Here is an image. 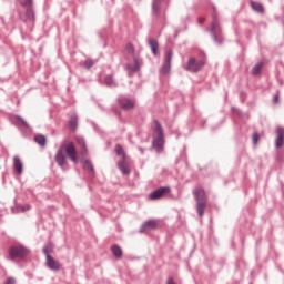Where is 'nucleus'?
<instances>
[{
    "instance_id": "nucleus-27",
    "label": "nucleus",
    "mask_w": 284,
    "mask_h": 284,
    "mask_svg": "<svg viewBox=\"0 0 284 284\" xmlns=\"http://www.w3.org/2000/svg\"><path fill=\"white\" fill-rule=\"evenodd\" d=\"M126 70H129V72H139L140 67H139V59H134V64H128L126 65Z\"/></svg>"
},
{
    "instance_id": "nucleus-25",
    "label": "nucleus",
    "mask_w": 284,
    "mask_h": 284,
    "mask_svg": "<svg viewBox=\"0 0 284 284\" xmlns=\"http://www.w3.org/2000/svg\"><path fill=\"white\" fill-rule=\"evenodd\" d=\"M104 83L109 88H116V81H114V77H112V75H105Z\"/></svg>"
},
{
    "instance_id": "nucleus-33",
    "label": "nucleus",
    "mask_w": 284,
    "mask_h": 284,
    "mask_svg": "<svg viewBox=\"0 0 284 284\" xmlns=\"http://www.w3.org/2000/svg\"><path fill=\"white\" fill-rule=\"evenodd\" d=\"M16 121H19V123H21L22 128H30V125H28V122H26V120H23V118H21L20 115L16 116Z\"/></svg>"
},
{
    "instance_id": "nucleus-21",
    "label": "nucleus",
    "mask_w": 284,
    "mask_h": 284,
    "mask_svg": "<svg viewBox=\"0 0 284 284\" xmlns=\"http://www.w3.org/2000/svg\"><path fill=\"white\" fill-rule=\"evenodd\" d=\"M118 169L120 170V172H121L124 176H129L130 170H129L128 166L125 165V160H121V161L118 162Z\"/></svg>"
},
{
    "instance_id": "nucleus-43",
    "label": "nucleus",
    "mask_w": 284,
    "mask_h": 284,
    "mask_svg": "<svg viewBox=\"0 0 284 284\" xmlns=\"http://www.w3.org/2000/svg\"><path fill=\"white\" fill-rule=\"evenodd\" d=\"M200 54H201L202 57H205V52H203V51H202V52H200Z\"/></svg>"
},
{
    "instance_id": "nucleus-26",
    "label": "nucleus",
    "mask_w": 284,
    "mask_h": 284,
    "mask_svg": "<svg viewBox=\"0 0 284 284\" xmlns=\"http://www.w3.org/2000/svg\"><path fill=\"white\" fill-rule=\"evenodd\" d=\"M115 153L118 156L121 158V161H125V151L123 150V146L121 144L115 145Z\"/></svg>"
},
{
    "instance_id": "nucleus-4",
    "label": "nucleus",
    "mask_w": 284,
    "mask_h": 284,
    "mask_svg": "<svg viewBox=\"0 0 284 284\" xmlns=\"http://www.w3.org/2000/svg\"><path fill=\"white\" fill-rule=\"evenodd\" d=\"M194 199L196 201V212L197 216H203L205 214V190L197 187L193 191Z\"/></svg>"
},
{
    "instance_id": "nucleus-22",
    "label": "nucleus",
    "mask_w": 284,
    "mask_h": 284,
    "mask_svg": "<svg viewBox=\"0 0 284 284\" xmlns=\"http://www.w3.org/2000/svg\"><path fill=\"white\" fill-rule=\"evenodd\" d=\"M111 252L113 254V256H115V258H121V256H123V250H121V246L113 244L111 246Z\"/></svg>"
},
{
    "instance_id": "nucleus-15",
    "label": "nucleus",
    "mask_w": 284,
    "mask_h": 284,
    "mask_svg": "<svg viewBox=\"0 0 284 284\" xmlns=\"http://www.w3.org/2000/svg\"><path fill=\"white\" fill-rule=\"evenodd\" d=\"M69 128L71 132H77V128H79V116L77 113L71 114L69 119Z\"/></svg>"
},
{
    "instance_id": "nucleus-20",
    "label": "nucleus",
    "mask_w": 284,
    "mask_h": 284,
    "mask_svg": "<svg viewBox=\"0 0 284 284\" xmlns=\"http://www.w3.org/2000/svg\"><path fill=\"white\" fill-rule=\"evenodd\" d=\"M54 246L52 245V242H49L42 247V254H44L45 258H48V256H52L50 254H52Z\"/></svg>"
},
{
    "instance_id": "nucleus-41",
    "label": "nucleus",
    "mask_w": 284,
    "mask_h": 284,
    "mask_svg": "<svg viewBox=\"0 0 284 284\" xmlns=\"http://www.w3.org/2000/svg\"><path fill=\"white\" fill-rule=\"evenodd\" d=\"M199 23H200V26H203V23H205V19H200Z\"/></svg>"
},
{
    "instance_id": "nucleus-11",
    "label": "nucleus",
    "mask_w": 284,
    "mask_h": 284,
    "mask_svg": "<svg viewBox=\"0 0 284 284\" xmlns=\"http://www.w3.org/2000/svg\"><path fill=\"white\" fill-rule=\"evenodd\" d=\"M152 230H156V221L149 220L141 225L139 232L143 234L145 232H152Z\"/></svg>"
},
{
    "instance_id": "nucleus-39",
    "label": "nucleus",
    "mask_w": 284,
    "mask_h": 284,
    "mask_svg": "<svg viewBox=\"0 0 284 284\" xmlns=\"http://www.w3.org/2000/svg\"><path fill=\"white\" fill-rule=\"evenodd\" d=\"M166 284H176V283H174V278L169 277L168 281H166Z\"/></svg>"
},
{
    "instance_id": "nucleus-9",
    "label": "nucleus",
    "mask_w": 284,
    "mask_h": 284,
    "mask_svg": "<svg viewBox=\"0 0 284 284\" xmlns=\"http://www.w3.org/2000/svg\"><path fill=\"white\" fill-rule=\"evenodd\" d=\"M172 55H173L172 50H169L165 53L164 62H163V65L161 68V73L162 74H170V70L172 68Z\"/></svg>"
},
{
    "instance_id": "nucleus-30",
    "label": "nucleus",
    "mask_w": 284,
    "mask_h": 284,
    "mask_svg": "<svg viewBox=\"0 0 284 284\" xmlns=\"http://www.w3.org/2000/svg\"><path fill=\"white\" fill-rule=\"evenodd\" d=\"M78 145L82 148V154H88V148L85 146V139L83 138H78Z\"/></svg>"
},
{
    "instance_id": "nucleus-44",
    "label": "nucleus",
    "mask_w": 284,
    "mask_h": 284,
    "mask_svg": "<svg viewBox=\"0 0 284 284\" xmlns=\"http://www.w3.org/2000/svg\"><path fill=\"white\" fill-rule=\"evenodd\" d=\"M140 152H141V154H143V152H144L143 149H140Z\"/></svg>"
},
{
    "instance_id": "nucleus-10",
    "label": "nucleus",
    "mask_w": 284,
    "mask_h": 284,
    "mask_svg": "<svg viewBox=\"0 0 284 284\" xmlns=\"http://www.w3.org/2000/svg\"><path fill=\"white\" fill-rule=\"evenodd\" d=\"M163 0H152V22L156 23L161 17V3Z\"/></svg>"
},
{
    "instance_id": "nucleus-13",
    "label": "nucleus",
    "mask_w": 284,
    "mask_h": 284,
    "mask_svg": "<svg viewBox=\"0 0 284 284\" xmlns=\"http://www.w3.org/2000/svg\"><path fill=\"white\" fill-rule=\"evenodd\" d=\"M47 261V267H49V270H52L53 272H59V270H61V264L55 261L54 257L52 256H48L45 257Z\"/></svg>"
},
{
    "instance_id": "nucleus-29",
    "label": "nucleus",
    "mask_w": 284,
    "mask_h": 284,
    "mask_svg": "<svg viewBox=\"0 0 284 284\" xmlns=\"http://www.w3.org/2000/svg\"><path fill=\"white\" fill-rule=\"evenodd\" d=\"M98 60L87 59L83 63L84 70H90V68H93V65H97Z\"/></svg>"
},
{
    "instance_id": "nucleus-24",
    "label": "nucleus",
    "mask_w": 284,
    "mask_h": 284,
    "mask_svg": "<svg viewBox=\"0 0 284 284\" xmlns=\"http://www.w3.org/2000/svg\"><path fill=\"white\" fill-rule=\"evenodd\" d=\"M26 17L28 21H36L34 7H26Z\"/></svg>"
},
{
    "instance_id": "nucleus-5",
    "label": "nucleus",
    "mask_w": 284,
    "mask_h": 284,
    "mask_svg": "<svg viewBox=\"0 0 284 284\" xmlns=\"http://www.w3.org/2000/svg\"><path fill=\"white\" fill-rule=\"evenodd\" d=\"M60 149H62V152H65L67 156L73 162L77 163V146L74 145V142L69 141L68 139H64L60 145Z\"/></svg>"
},
{
    "instance_id": "nucleus-18",
    "label": "nucleus",
    "mask_w": 284,
    "mask_h": 284,
    "mask_svg": "<svg viewBox=\"0 0 284 284\" xmlns=\"http://www.w3.org/2000/svg\"><path fill=\"white\" fill-rule=\"evenodd\" d=\"M13 170L17 174H23V163H21V159H19V156L13 158Z\"/></svg>"
},
{
    "instance_id": "nucleus-42",
    "label": "nucleus",
    "mask_w": 284,
    "mask_h": 284,
    "mask_svg": "<svg viewBox=\"0 0 284 284\" xmlns=\"http://www.w3.org/2000/svg\"><path fill=\"white\" fill-rule=\"evenodd\" d=\"M128 48L131 49V52H134V47H132L131 44H129Z\"/></svg>"
},
{
    "instance_id": "nucleus-6",
    "label": "nucleus",
    "mask_w": 284,
    "mask_h": 284,
    "mask_svg": "<svg viewBox=\"0 0 284 284\" xmlns=\"http://www.w3.org/2000/svg\"><path fill=\"white\" fill-rule=\"evenodd\" d=\"M205 67L204 60L196 61V58H189L187 63L184 64V70L187 72H193L196 74V72H201L203 68Z\"/></svg>"
},
{
    "instance_id": "nucleus-16",
    "label": "nucleus",
    "mask_w": 284,
    "mask_h": 284,
    "mask_svg": "<svg viewBox=\"0 0 284 284\" xmlns=\"http://www.w3.org/2000/svg\"><path fill=\"white\" fill-rule=\"evenodd\" d=\"M149 47L154 57H159V41L156 39H149Z\"/></svg>"
},
{
    "instance_id": "nucleus-32",
    "label": "nucleus",
    "mask_w": 284,
    "mask_h": 284,
    "mask_svg": "<svg viewBox=\"0 0 284 284\" xmlns=\"http://www.w3.org/2000/svg\"><path fill=\"white\" fill-rule=\"evenodd\" d=\"M27 210H30V205L24 204V205H18L16 209H13V212L19 213V212H27Z\"/></svg>"
},
{
    "instance_id": "nucleus-34",
    "label": "nucleus",
    "mask_w": 284,
    "mask_h": 284,
    "mask_svg": "<svg viewBox=\"0 0 284 284\" xmlns=\"http://www.w3.org/2000/svg\"><path fill=\"white\" fill-rule=\"evenodd\" d=\"M111 110L112 112H114L115 116H118V119L121 121L122 119L121 110H119L116 106H112Z\"/></svg>"
},
{
    "instance_id": "nucleus-12",
    "label": "nucleus",
    "mask_w": 284,
    "mask_h": 284,
    "mask_svg": "<svg viewBox=\"0 0 284 284\" xmlns=\"http://www.w3.org/2000/svg\"><path fill=\"white\" fill-rule=\"evenodd\" d=\"M284 145V128L278 126L276 129L275 148L278 150Z\"/></svg>"
},
{
    "instance_id": "nucleus-36",
    "label": "nucleus",
    "mask_w": 284,
    "mask_h": 284,
    "mask_svg": "<svg viewBox=\"0 0 284 284\" xmlns=\"http://www.w3.org/2000/svg\"><path fill=\"white\" fill-rule=\"evenodd\" d=\"M4 284H17V278L14 277H8L4 282Z\"/></svg>"
},
{
    "instance_id": "nucleus-31",
    "label": "nucleus",
    "mask_w": 284,
    "mask_h": 284,
    "mask_svg": "<svg viewBox=\"0 0 284 284\" xmlns=\"http://www.w3.org/2000/svg\"><path fill=\"white\" fill-rule=\"evenodd\" d=\"M20 6H22V8H34V0H23L20 2Z\"/></svg>"
},
{
    "instance_id": "nucleus-28",
    "label": "nucleus",
    "mask_w": 284,
    "mask_h": 284,
    "mask_svg": "<svg viewBox=\"0 0 284 284\" xmlns=\"http://www.w3.org/2000/svg\"><path fill=\"white\" fill-rule=\"evenodd\" d=\"M34 141L36 143H38V145H40L41 148H45V136L42 134H38L34 136Z\"/></svg>"
},
{
    "instance_id": "nucleus-40",
    "label": "nucleus",
    "mask_w": 284,
    "mask_h": 284,
    "mask_svg": "<svg viewBox=\"0 0 284 284\" xmlns=\"http://www.w3.org/2000/svg\"><path fill=\"white\" fill-rule=\"evenodd\" d=\"M273 103H278V95H274Z\"/></svg>"
},
{
    "instance_id": "nucleus-7",
    "label": "nucleus",
    "mask_w": 284,
    "mask_h": 284,
    "mask_svg": "<svg viewBox=\"0 0 284 284\" xmlns=\"http://www.w3.org/2000/svg\"><path fill=\"white\" fill-rule=\"evenodd\" d=\"M116 101L120 110H134V105H136V101L134 99H130L125 95H119Z\"/></svg>"
},
{
    "instance_id": "nucleus-35",
    "label": "nucleus",
    "mask_w": 284,
    "mask_h": 284,
    "mask_svg": "<svg viewBox=\"0 0 284 284\" xmlns=\"http://www.w3.org/2000/svg\"><path fill=\"white\" fill-rule=\"evenodd\" d=\"M260 138L261 136L258 135V133H253L252 135L253 145H256L258 143Z\"/></svg>"
},
{
    "instance_id": "nucleus-19",
    "label": "nucleus",
    "mask_w": 284,
    "mask_h": 284,
    "mask_svg": "<svg viewBox=\"0 0 284 284\" xmlns=\"http://www.w3.org/2000/svg\"><path fill=\"white\" fill-rule=\"evenodd\" d=\"M250 6L254 12H257V14H263V12H265V8L261 2L251 1Z\"/></svg>"
},
{
    "instance_id": "nucleus-17",
    "label": "nucleus",
    "mask_w": 284,
    "mask_h": 284,
    "mask_svg": "<svg viewBox=\"0 0 284 284\" xmlns=\"http://www.w3.org/2000/svg\"><path fill=\"white\" fill-rule=\"evenodd\" d=\"M82 168L83 170H87V172H89V176L94 179V165L92 164V162H90V160H84L82 162Z\"/></svg>"
},
{
    "instance_id": "nucleus-14",
    "label": "nucleus",
    "mask_w": 284,
    "mask_h": 284,
    "mask_svg": "<svg viewBox=\"0 0 284 284\" xmlns=\"http://www.w3.org/2000/svg\"><path fill=\"white\" fill-rule=\"evenodd\" d=\"M54 161L59 165V168H63L65 165V154H63V151L61 148L58 149L54 155Z\"/></svg>"
},
{
    "instance_id": "nucleus-3",
    "label": "nucleus",
    "mask_w": 284,
    "mask_h": 284,
    "mask_svg": "<svg viewBox=\"0 0 284 284\" xmlns=\"http://www.w3.org/2000/svg\"><path fill=\"white\" fill-rule=\"evenodd\" d=\"M9 256L11 261H17V258L24 261L30 256V250L23 245H13L9 247Z\"/></svg>"
},
{
    "instance_id": "nucleus-8",
    "label": "nucleus",
    "mask_w": 284,
    "mask_h": 284,
    "mask_svg": "<svg viewBox=\"0 0 284 284\" xmlns=\"http://www.w3.org/2000/svg\"><path fill=\"white\" fill-rule=\"evenodd\" d=\"M170 192H172V189H170V186H160L159 189L150 193L149 199L151 201H159V199H163V196L165 194H170Z\"/></svg>"
},
{
    "instance_id": "nucleus-2",
    "label": "nucleus",
    "mask_w": 284,
    "mask_h": 284,
    "mask_svg": "<svg viewBox=\"0 0 284 284\" xmlns=\"http://www.w3.org/2000/svg\"><path fill=\"white\" fill-rule=\"evenodd\" d=\"M153 123L155 125L153 128V132L156 134V138H153L152 148L155 150V152L161 153L163 145H165V139L163 138V126L159 120H154Z\"/></svg>"
},
{
    "instance_id": "nucleus-38",
    "label": "nucleus",
    "mask_w": 284,
    "mask_h": 284,
    "mask_svg": "<svg viewBox=\"0 0 284 284\" xmlns=\"http://www.w3.org/2000/svg\"><path fill=\"white\" fill-rule=\"evenodd\" d=\"M276 161L277 163H283V155H277Z\"/></svg>"
},
{
    "instance_id": "nucleus-1",
    "label": "nucleus",
    "mask_w": 284,
    "mask_h": 284,
    "mask_svg": "<svg viewBox=\"0 0 284 284\" xmlns=\"http://www.w3.org/2000/svg\"><path fill=\"white\" fill-rule=\"evenodd\" d=\"M213 11L214 13L212 14L211 28L206 29V31L210 32L214 43H216V45H221L223 43V34L219 14H216V7H213Z\"/></svg>"
},
{
    "instance_id": "nucleus-37",
    "label": "nucleus",
    "mask_w": 284,
    "mask_h": 284,
    "mask_svg": "<svg viewBox=\"0 0 284 284\" xmlns=\"http://www.w3.org/2000/svg\"><path fill=\"white\" fill-rule=\"evenodd\" d=\"M232 112H234L235 114H237V116H242V114H243V112L240 111V109L236 108V106H233V108H232Z\"/></svg>"
},
{
    "instance_id": "nucleus-23",
    "label": "nucleus",
    "mask_w": 284,
    "mask_h": 284,
    "mask_svg": "<svg viewBox=\"0 0 284 284\" xmlns=\"http://www.w3.org/2000/svg\"><path fill=\"white\" fill-rule=\"evenodd\" d=\"M263 70V62H257L251 70L253 77H258Z\"/></svg>"
}]
</instances>
